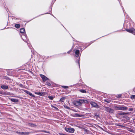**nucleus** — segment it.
<instances>
[{
	"instance_id": "nucleus-11",
	"label": "nucleus",
	"mask_w": 135,
	"mask_h": 135,
	"mask_svg": "<svg viewBox=\"0 0 135 135\" xmlns=\"http://www.w3.org/2000/svg\"><path fill=\"white\" fill-rule=\"evenodd\" d=\"M66 98L64 97L62 98L60 100V102H64V101L65 100Z\"/></svg>"
},
{
	"instance_id": "nucleus-19",
	"label": "nucleus",
	"mask_w": 135,
	"mask_h": 135,
	"mask_svg": "<svg viewBox=\"0 0 135 135\" xmlns=\"http://www.w3.org/2000/svg\"><path fill=\"white\" fill-rule=\"evenodd\" d=\"M48 98L51 100H52L53 99L54 97L51 96H49L48 97Z\"/></svg>"
},
{
	"instance_id": "nucleus-7",
	"label": "nucleus",
	"mask_w": 135,
	"mask_h": 135,
	"mask_svg": "<svg viewBox=\"0 0 135 135\" xmlns=\"http://www.w3.org/2000/svg\"><path fill=\"white\" fill-rule=\"evenodd\" d=\"M35 93L36 94H37L39 95H40L41 96H43L45 95V94L44 93L42 92L39 93L35 92Z\"/></svg>"
},
{
	"instance_id": "nucleus-5",
	"label": "nucleus",
	"mask_w": 135,
	"mask_h": 135,
	"mask_svg": "<svg viewBox=\"0 0 135 135\" xmlns=\"http://www.w3.org/2000/svg\"><path fill=\"white\" fill-rule=\"evenodd\" d=\"M40 75L44 81H45L48 79V78L45 76L44 75L41 74Z\"/></svg>"
},
{
	"instance_id": "nucleus-21",
	"label": "nucleus",
	"mask_w": 135,
	"mask_h": 135,
	"mask_svg": "<svg viewBox=\"0 0 135 135\" xmlns=\"http://www.w3.org/2000/svg\"><path fill=\"white\" fill-rule=\"evenodd\" d=\"M64 107L67 109H70V108L68 107L66 105H64Z\"/></svg>"
},
{
	"instance_id": "nucleus-17",
	"label": "nucleus",
	"mask_w": 135,
	"mask_h": 135,
	"mask_svg": "<svg viewBox=\"0 0 135 135\" xmlns=\"http://www.w3.org/2000/svg\"><path fill=\"white\" fill-rule=\"evenodd\" d=\"M110 109V108L108 107H106L105 108V110L107 112H109V110Z\"/></svg>"
},
{
	"instance_id": "nucleus-24",
	"label": "nucleus",
	"mask_w": 135,
	"mask_h": 135,
	"mask_svg": "<svg viewBox=\"0 0 135 135\" xmlns=\"http://www.w3.org/2000/svg\"><path fill=\"white\" fill-rule=\"evenodd\" d=\"M128 131H130V132H133V130L131 129H129L128 130Z\"/></svg>"
},
{
	"instance_id": "nucleus-23",
	"label": "nucleus",
	"mask_w": 135,
	"mask_h": 135,
	"mask_svg": "<svg viewBox=\"0 0 135 135\" xmlns=\"http://www.w3.org/2000/svg\"><path fill=\"white\" fill-rule=\"evenodd\" d=\"M62 87L65 89L68 88V87L67 86H63Z\"/></svg>"
},
{
	"instance_id": "nucleus-3",
	"label": "nucleus",
	"mask_w": 135,
	"mask_h": 135,
	"mask_svg": "<svg viewBox=\"0 0 135 135\" xmlns=\"http://www.w3.org/2000/svg\"><path fill=\"white\" fill-rule=\"evenodd\" d=\"M126 31L130 33H135V30L134 28L130 29H126Z\"/></svg>"
},
{
	"instance_id": "nucleus-9",
	"label": "nucleus",
	"mask_w": 135,
	"mask_h": 135,
	"mask_svg": "<svg viewBox=\"0 0 135 135\" xmlns=\"http://www.w3.org/2000/svg\"><path fill=\"white\" fill-rule=\"evenodd\" d=\"M1 88H2L4 89H7L8 88V86L4 85H2L1 86Z\"/></svg>"
},
{
	"instance_id": "nucleus-8",
	"label": "nucleus",
	"mask_w": 135,
	"mask_h": 135,
	"mask_svg": "<svg viewBox=\"0 0 135 135\" xmlns=\"http://www.w3.org/2000/svg\"><path fill=\"white\" fill-rule=\"evenodd\" d=\"M75 56L76 57H78L79 56V50H77L75 51Z\"/></svg>"
},
{
	"instance_id": "nucleus-13",
	"label": "nucleus",
	"mask_w": 135,
	"mask_h": 135,
	"mask_svg": "<svg viewBox=\"0 0 135 135\" xmlns=\"http://www.w3.org/2000/svg\"><path fill=\"white\" fill-rule=\"evenodd\" d=\"M20 31L21 33H24L25 32V30L23 28H22L20 29Z\"/></svg>"
},
{
	"instance_id": "nucleus-2",
	"label": "nucleus",
	"mask_w": 135,
	"mask_h": 135,
	"mask_svg": "<svg viewBox=\"0 0 135 135\" xmlns=\"http://www.w3.org/2000/svg\"><path fill=\"white\" fill-rule=\"evenodd\" d=\"M115 108L116 110H125L127 109V108L126 107H116Z\"/></svg>"
},
{
	"instance_id": "nucleus-15",
	"label": "nucleus",
	"mask_w": 135,
	"mask_h": 135,
	"mask_svg": "<svg viewBox=\"0 0 135 135\" xmlns=\"http://www.w3.org/2000/svg\"><path fill=\"white\" fill-rule=\"evenodd\" d=\"M74 116L76 117H80V115L76 113H75L73 115Z\"/></svg>"
},
{
	"instance_id": "nucleus-1",
	"label": "nucleus",
	"mask_w": 135,
	"mask_h": 135,
	"mask_svg": "<svg viewBox=\"0 0 135 135\" xmlns=\"http://www.w3.org/2000/svg\"><path fill=\"white\" fill-rule=\"evenodd\" d=\"M65 131L69 133H73L74 132L75 130L74 128H65Z\"/></svg>"
},
{
	"instance_id": "nucleus-10",
	"label": "nucleus",
	"mask_w": 135,
	"mask_h": 135,
	"mask_svg": "<svg viewBox=\"0 0 135 135\" xmlns=\"http://www.w3.org/2000/svg\"><path fill=\"white\" fill-rule=\"evenodd\" d=\"M25 92L26 93H27L28 94H29L30 95L33 97H35V96L31 93L29 92L27 90H25Z\"/></svg>"
},
{
	"instance_id": "nucleus-16",
	"label": "nucleus",
	"mask_w": 135,
	"mask_h": 135,
	"mask_svg": "<svg viewBox=\"0 0 135 135\" xmlns=\"http://www.w3.org/2000/svg\"><path fill=\"white\" fill-rule=\"evenodd\" d=\"M15 27L17 28H18L20 27V25L18 24H16L15 25Z\"/></svg>"
},
{
	"instance_id": "nucleus-20",
	"label": "nucleus",
	"mask_w": 135,
	"mask_h": 135,
	"mask_svg": "<svg viewBox=\"0 0 135 135\" xmlns=\"http://www.w3.org/2000/svg\"><path fill=\"white\" fill-rule=\"evenodd\" d=\"M131 97L132 99H134L135 98V95H132L131 96Z\"/></svg>"
},
{
	"instance_id": "nucleus-14",
	"label": "nucleus",
	"mask_w": 135,
	"mask_h": 135,
	"mask_svg": "<svg viewBox=\"0 0 135 135\" xmlns=\"http://www.w3.org/2000/svg\"><path fill=\"white\" fill-rule=\"evenodd\" d=\"M11 101L13 102H17L18 101L17 99H11Z\"/></svg>"
},
{
	"instance_id": "nucleus-22",
	"label": "nucleus",
	"mask_w": 135,
	"mask_h": 135,
	"mask_svg": "<svg viewBox=\"0 0 135 135\" xmlns=\"http://www.w3.org/2000/svg\"><path fill=\"white\" fill-rule=\"evenodd\" d=\"M113 110L112 109L110 108V109L109 110V112L110 113H112L113 112Z\"/></svg>"
},
{
	"instance_id": "nucleus-12",
	"label": "nucleus",
	"mask_w": 135,
	"mask_h": 135,
	"mask_svg": "<svg viewBox=\"0 0 135 135\" xmlns=\"http://www.w3.org/2000/svg\"><path fill=\"white\" fill-rule=\"evenodd\" d=\"M81 102L83 103H88V102L87 100H81Z\"/></svg>"
},
{
	"instance_id": "nucleus-18",
	"label": "nucleus",
	"mask_w": 135,
	"mask_h": 135,
	"mask_svg": "<svg viewBox=\"0 0 135 135\" xmlns=\"http://www.w3.org/2000/svg\"><path fill=\"white\" fill-rule=\"evenodd\" d=\"M80 91L81 92L84 93H86V91L85 90H80Z\"/></svg>"
},
{
	"instance_id": "nucleus-25",
	"label": "nucleus",
	"mask_w": 135,
	"mask_h": 135,
	"mask_svg": "<svg viewBox=\"0 0 135 135\" xmlns=\"http://www.w3.org/2000/svg\"><path fill=\"white\" fill-rule=\"evenodd\" d=\"M51 106H52V107H54V108H56V109H57V108H56V107H54L53 106V105H52Z\"/></svg>"
},
{
	"instance_id": "nucleus-4",
	"label": "nucleus",
	"mask_w": 135,
	"mask_h": 135,
	"mask_svg": "<svg viewBox=\"0 0 135 135\" xmlns=\"http://www.w3.org/2000/svg\"><path fill=\"white\" fill-rule=\"evenodd\" d=\"M73 104L76 106H78L81 104V103L79 101H76L74 102Z\"/></svg>"
},
{
	"instance_id": "nucleus-6",
	"label": "nucleus",
	"mask_w": 135,
	"mask_h": 135,
	"mask_svg": "<svg viewBox=\"0 0 135 135\" xmlns=\"http://www.w3.org/2000/svg\"><path fill=\"white\" fill-rule=\"evenodd\" d=\"M90 104L92 106L95 107H97L98 106L96 103L93 102H91Z\"/></svg>"
}]
</instances>
